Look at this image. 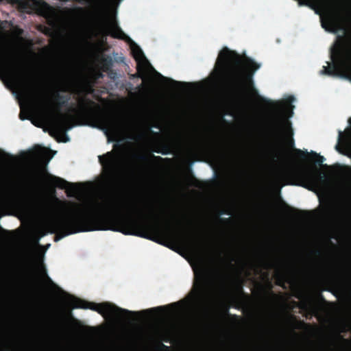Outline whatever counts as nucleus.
I'll use <instances>...</instances> for the list:
<instances>
[{
	"instance_id": "9b49d317",
	"label": "nucleus",
	"mask_w": 351,
	"mask_h": 351,
	"mask_svg": "<svg viewBox=\"0 0 351 351\" xmlns=\"http://www.w3.org/2000/svg\"><path fill=\"white\" fill-rule=\"evenodd\" d=\"M350 128L344 132L339 130L338 142L335 149L339 153L351 158V117L348 120Z\"/></svg>"
},
{
	"instance_id": "cd10ccee",
	"label": "nucleus",
	"mask_w": 351,
	"mask_h": 351,
	"mask_svg": "<svg viewBox=\"0 0 351 351\" xmlns=\"http://www.w3.org/2000/svg\"><path fill=\"white\" fill-rule=\"evenodd\" d=\"M219 220L226 224L230 223L231 222L230 218H219Z\"/></svg>"
},
{
	"instance_id": "5701e85b",
	"label": "nucleus",
	"mask_w": 351,
	"mask_h": 351,
	"mask_svg": "<svg viewBox=\"0 0 351 351\" xmlns=\"http://www.w3.org/2000/svg\"><path fill=\"white\" fill-rule=\"evenodd\" d=\"M276 285L279 286H282L283 282L285 278V275L283 271H277L276 273Z\"/></svg>"
},
{
	"instance_id": "20e7f679",
	"label": "nucleus",
	"mask_w": 351,
	"mask_h": 351,
	"mask_svg": "<svg viewBox=\"0 0 351 351\" xmlns=\"http://www.w3.org/2000/svg\"><path fill=\"white\" fill-rule=\"evenodd\" d=\"M68 212L50 218L46 224L51 234H56L55 241L70 234L95 230H112L123 234H134L135 229L128 225L127 219L88 215L77 203H72Z\"/></svg>"
},
{
	"instance_id": "0eeeda50",
	"label": "nucleus",
	"mask_w": 351,
	"mask_h": 351,
	"mask_svg": "<svg viewBox=\"0 0 351 351\" xmlns=\"http://www.w3.org/2000/svg\"><path fill=\"white\" fill-rule=\"evenodd\" d=\"M67 302L73 308L90 309L97 312L104 317L106 315L112 317L116 316L119 313H123L125 315L136 313L148 314L150 313L160 312L163 309L169 308L170 306L177 305V303H172L169 306H161L156 308H152L144 310L140 312H134L119 308L117 306L108 302L97 304L95 302L86 301L73 295H69Z\"/></svg>"
},
{
	"instance_id": "39448f33",
	"label": "nucleus",
	"mask_w": 351,
	"mask_h": 351,
	"mask_svg": "<svg viewBox=\"0 0 351 351\" xmlns=\"http://www.w3.org/2000/svg\"><path fill=\"white\" fill-rule=\"evenodd\" d=\"M72 112L79 117L88 119L104 131L105 134L118 135L125 128V121L121 117L112 113L104 112L95 101L86 98L79 97L78 107L72 108Z\"/></svg>"
},
{
	"instance_id": "e433bc0d",
	"label": "nucleus",
	"mask_w": 351,
	"mask_h": 351,
	"mask_svg": "<svg viewBox=\"0 0 351 351\" xmlns=\"http://www.w3.org/2000/svg\"><path fill=\"white\" fill-rule=\"evenodd\" d=\"M152 157L155 159L162 160V158L160 156H154V155H152Z\"/></svg>"
},
{
	"instance_id": "a211bd4d",
	"label": "nucleus",
	"mask_w": 351,
	"mask_h": 351,
	"mask_svg": "<svg viewBox=\"0 0 351 351\" xmlns=\"http://www.w3.org/2000/svg\"><path fill=\"white\" fill-rule=\"evenodd\" d=\"M299 178L304 182L314 184L317 182L315 175L308 169H300L297 171Z\"/></svg>"
},
{
	"instance_id": "f704fd0d",
	"label": "nucleus",
	"mask_w": 351,
	"mask_h": 351,
	"mask_svg": "<svg viewBox=\"0 0 351 351\" xmlns=\"http://www.w3.org/2000/svg\"><path fill=\"white\" fill-rule=\"evenodd\" d=\"M19 117H20V119H21V120H24V119H26V117L23 115V112H21V113L19 114Z\"/></svg>"
},
{
	"instance_id": "c03bdc74",
	"label": "nucleus",
	"mask_w": 351,
	"mask_h": 351,
	"mask_svg": "<svg viewBox=\"0 0 351 351\" xmlns=\"http://www.w3.org/2000/svg\"><path fill=\"white\" fill-rule=\"evenodd\" d=\"M45 234H46V232H43V233H42L41 237H43V236H45Z\"/></svg>"
},
{
	"instance_id": "ea45409f",
	"label": "nucleus",
	"mask_w": 351,
	"mask_h": 351,
	"mask_svg": "<svg viewBox=\"0 0 351 351\" xmlns=\"http://www.w3.org/2000/svg\"><path fill=\"white\" fill-rule=\"evenodd\" d=\"M307 306H308V304L307 302H306V303H304V304H303V308H306Z\"/></svg>"
},
{
	"instance_id": "423d86ee",
	"label": "nucleus",
	"mask_w": 351,
	"mask_h": 351,
	"mask_svg": "<svg viewBox=\"0 0 351 351\" xmlns=\"http://www.w3.org/2000/svg\"><path fill=\"white\" fill-rule=\"evenodd\" d=\"M330 58L332 63L327 62L328 65L323 66L320 73L343 77L351 82V66L349 65L351 61V49H346L343 38L331 49Z\"/></svg>"
},
{
	"instance_id": "393cba45",
	"label": "nucleus",
	"mask_w": 351,
	"mask_h": 351,
	"mask_svg": "<svg viewBox=\"0 0 351 351\" xmlns=\"http://www.w3.org/2000/svg\"><path fill=\"white\" fill-rule=\"evenodd\" d=\"M128 208V206H127ZM130 210H126L129 213H138V214H143V209L142 208H140L139 206H137L136 204L132 205V206L129 207Z\"/></svg>"
},
{
	"instance_id": "dca6fc26",
	"label": "nucleus",
	"mask_w": 351,
	"mask_h": 351,
	"mask_svg": "<svg viewBox=\"0 0 351 351\" xmlns=\"http://www.w3.org/2000/svg\"><path fill=\"white\" fill-rule=\"evenodd\" d=\"M21 86H22L23 91L25 95L29 97H33L36 99H40V89L38 86L35 83L33 84H26L22 82H19Z\"/></svg>"
},
{
	"instance_id": "9d476101",
	"label": "nucleus",
	"mask_w": 351,
	"mask_h": 351,
	"mask_svg": "<svg viewBox=\"0 0 351 351\" xmlns=\"http://www.w3.org/2000/svg\"><path fill=\"white\" fill-rule=\"evenodd\" d=\"M60 91L62 93H69L70 94L73 93L77 95L78 96L80 95L82 93L81 89L73 87L70 83H63L61 85L59 91H56L53 93L54 103L58 110L62 107L67 106L69 101L71 100L70 95H62L60 93Z\"/></svg>"
},
{
	"instance_id": "ddd939ff",
	"label": "nucleus",
	"mask_w": 351,
	"mask_h": 351,
	"mask_svg": "<svg viewBox=\"0 0 351 351\" xmlns=\"http://www.w3.org/2000/svg\"><path fill=\"white\" fill-rule=\"evenodd\" d=\"M49 177L51 180V182L53 184H54L56 187H58L61 189H66L68 186L70 188L67 191V195L69 197H73L75 194L77 192V189L76 187V184L71 183L64 180L62 178L57 177L52 175H49Z\"/></svg>"
},
{
	"instance_id": "c9c22d12",
	"label": "nucleus",
	"mask_w": 351,
	"mask_h": 351,
	"mask_svg": "<svg viewBox=\"0 0 351 351\" xmlns=\"http://www.w3.org/2000/svg\"><path fill=\"white\" fill-rule=\"evenodd\" d=\"M315 254L317 256H321V254H322L321 251L318 250L315 251Z\"/></svg>"
},
{
	"instance_id": "4468645a",
	"label": "nucleus",
	"mask_w": 351,
	"mask_h": 351,
	"mask_svg": "<svg viewBox=\"0 0 351 351\" xmlns=\"http://www.w3.org/2000/svg\"><path fill=\"white\" fill-rule=\"evenodd\" d=\"M196 278L199 282V289L204 292L211 284V275L210 272L202 268L199 274H196Z\"/></svg>"
},
{
	"instance_id": "4be33fe9",
	"label": "nucleus",
	"mask_w": 351,
	"mask_h": 351,
	"mask_svg": "<svg viewBox=\"0 0 351 351\" xmlns=\"http://www.w3.org/2000/svg\"><path fill=\"white\" fill-rule=\"evenodd\" d=\"M66 123L62 115H60L57 119L55 120L53 124L56 129L64 130Z\"/></svg>"
},
{
	"instance_id": "72a5a7b5",
	"label": "nucleus",
	"mask_w": 351,
	"mask_h": 351,
	"mask_svg": "<svg viewBox=\"0 0 351 351\" xmlns=\"http://www.w3.org/2000/svg\"><path fill=\"white\" fill-rule=\"evenodd\" d=\"M295 319V316H293V315H289V316L288 317V318H287V321H288V322H290L291 319Z\"/></svg>"
},
{
	"instance_id": "f8f14e48",
	"label": "nucleus",
	"mask_w": 351,
	"mask_h": 351,
	"mask_svg": "<svg viewBox=\"0 0 351 351\" xmlns=\"http://www.w3.org/2000/svg\"><path fill=\"white\" fill-rule=\"evenodd\" d=\"M32 196L29 188L21 187L6 199V203L10 205H22L27 203Z\"/></svg>"
},
{
	"instance_id": "79ce46f5",
	"label": "nucleus",
	"mask_w": 351,
	"mask_h": 351,
	"mask_svg": "<svg viewBox=\"0 0 351 351\" xmlns=\"http://www.w3.org/2000/svg\"><path fill=\"white\" fill-rule=\"evenodd\" d=\"M175 219V216L173 215H171V219Z\"/></svg>"
},
{
	"instance_id": "473e14b6",
	"label": "nucleus",
	"mask_w": 351,
	"mask_h": 351,
	"mask_svg": "<svg viewBox=\"0 0 351 351\" xmlns=\"http://www.w3.org/2000/svg\"><path fill=\"white\" fill-rule=\"evenodd\" d=\"M321 1L324 5H328V0H319Z\"/></svg>"
},
{
	"instance_id": "c756f323",
	"label": "nucleus",
	"mask_w": 351,
	"mask_h": 351,
	"mask_svg": "<svg viewBox=\"0 0 351 351\" xmlns=\"http://www.w3.org/2000/svg\"><path fill=\"white\" fill-rule=\"evenodd\" d=\"M38 155L41 158H45L47 156V152L45 150H42L38 153Z\"/></svg>"
},
{
	"instance_id": "f257e3e1",
	"label": "nucleus",
	"mask_w": 351,
	"mask_h": 351,
	"mask_svg": "<svg viewBox=\"0 0 351 351\" xmlns=\"http://www.w3.org/2000/svg\"><path fill=\"white\" fill-rule=\"evenodd\" d=\"M219 63L221 64L220 73L226 75L229 90L234 96L241 97L246 93L252 94L256 95L260 101L272 106L271 137L278 144L285 143L287 146L293 147L291 123L288 120L280 121L281 107L275 106L271 101L259 95L254 87L253 76L260 68V64L249 58H246L243 64L241 56L227 47H224L219 53Z\"/></svg>"
},
{
	"instance_id": "58836bf2",
	"label": "nucleus",
	"mask_w": 351,
	"mask_h": 351,
	"mask_svg": "<svg viewBox=\"0 0 351 351\" xmlns=\"http://www.w3.org/2000/svg\"><path fill=\"white\" fill-rule=\"evenodd\" d=\"M161 346H162L163 348H165V349H169V347H168V346H165V345H164V344H162V343L161 344Z\"/></svg>"
},
{
	"instance_id": "37998d69",
	"label": "nucleus",
	"mask_w": 351,
	"mask_h": 351,
	"mask_svg": "<svg viewBox=\"0 0 351 351\" xmlns=\"http://www.w3.org/2000/svg\"><path fill=\"white\" fill-rule=\"evenodd\" d=\"M5 154L6 156H8V157H10V158H12V156H10V155H9V154H5Z\"/></svg>"
},
{
	"instance_id": "6e6552de",
	"label": "nucleus",
	"mask_w": 351,
	"mask_h": 351,
	"mask_svg": "<svg viewBox=\"0 0 351 351\" xmlns=\"http://www.w3.org/2000/svg\"><path fill=\"white\" fill-rule=\"evenodd\" d=\"M98 158L108 180L114 181L121 171V162L119 157L113 152H108L102 156H99Z\"/></svg>"
},
{
	"instance_id": "7ed1b4c3",
	"label": "nucleus",
	"mask_w": 351,
	"mask_h": 351,
	"mask_svg": "<svg viewBox=\"0 0 351 351\" xmlns=\"http://www.w3.org/2000/svg\"><path fill=\"white\" fill-rule=\"evenodd\" d=\"M125 208V204H121L120 202H113L108 208L109 210H100L97 213L87 212L90 215H99L106 217H114L121 219H127L129 220L128 225L135 229L134 234H128L127 235H135L146 238L158 243H162L165 239L176 240L180 243H184L186 246L198 249L200 246L198 238L194 234L176 231L171 226L169 217H167V212L164 209L160 210V213L154 212L153 206L149 207L151 215L156 219L154 223H145L139 219L135 218L130 215H123V210L121 208Z\"/></svg>"
},
{
	"instance_id": "a878e982",
	"label": "nucleus",
	"mask_w": 351,
	"mask_h": 351,
	"mask_svg": "<svg viewBox=\"0 0 351 351\" xmlns=\"http://www.w3.org/2000/svg\"><path fill=\"white\" fill-rule=\"evenodd\" d=\"M69 11L71 12H72L73 14H77V15H80V16H82L85 12L84 9L83 8H81V7H78V8H76L75 9L69 10Z\"/></svg>"
},
{
	"instance_id": "b1692460",
	"label": "nucleus",
	"mask_w": 351,
	"mask_h": 351,
	"mask_svg": "<svg viewBox=\"0 0 351 351\" xmlns=\"http://www.w3.org/2000/svg\"><path fill=\"white\" fill-rule=\"evenodd\" d=\"M154 152L156 153H161L162 154L166 155L169 153V147L168 145L165 144H161L160 148L155 149Z\"/></svg>"
},
{
	"instance_id": "2eb2a0df",
	"label": "nucleus",
	"mask_w": 351,
	"mask_h": 351,
	"mask_svg": "<svg viewBox=\"0 0 351 351\" xmlns=\"http://www.w3.org/2000/svg\"><path fill=\"white\" fill-rule=\"evenodd\" d=\"M108 34L112 38L120 40H130V38L123 32L117 23H112L107 29Z\"/></svg>"
},
{
	"instance_id": "4c0bfd02",
	"label": "nucleus",
	"mask_w": 351,
	"mask_h": 351,
	"mask_svg": "<svg viewBox=\"0 0 351 351\" xmlns=\"http://www.w3.org/2000/svg\"><path fill=\"white\" fill-rule=\"evenodd\" d=\"M287 206V208H288L289 210H293V211H297V212L298 211V210H296V209H295V208H291V207H290V206Z\"/></svg>"
},
{
	"instance_id": "49530a36",
	"label": "nucleus",
	"mask_w": 351,
	"mask_h": 351,
	"mask_svg": "<svg viewBox=\"0 0 351 351\" xmlns=\"http://www.w3.org/2000/svg\"><path fill=\"white\" fill-rule=\"evenodd\" d=\"M343 341H344L345 342H348V340H347V339H343Z\"/></svg>"
},
{
	"instance_id": "f3484780",
	"label": "nucleus",
	"mask_w": 351,
	"mask_h": 351,
	"mask_svg": "<svg viewBox=\"0 0 351 351\" xmlns=\"http://www.w3.org/2000/svg\"><path fill=\"white\" fill-rule=\"evenodd\" d=\"M295 153L296 154V156L302 160H305L308 158V156L313 155L314 157L317 158L315 160V163L321 165L324 160V158L320 155H318L316 152L311 151L310 153L306 151H302L299 149H294Z\"/></svg>"
},
{
	"instance_id": "f03ea898",
	"label": "nucleus",
	"mask_w": 351,
	"mask_h": 351,
	"mask_svg": "<svg viewBox=\"0 0 351 351\" xmlns=\"http://www.w3.org/2000/svg\"><path fill=\"white\" fill-rule=\"evenodd\" d=\"M125 208V204H121L120 202H113L108 208L109 210H100L97 213L87 212L90 215H99L106 217H114L121 219H127L129 220L128 225L135 229L134 234H128L127 235H135L146 238L158 243H162L165 239L176 240L180 243H184L186 246L198 249L200 246L198 238L194 234L176 231L171 226L169 217H167V212L164 209L160 210V213L154 212L153 206L149 207L151 215L156 219L154 223H145L139 219L135 218L130 215H123V210L121 208Z\"/></svg>"
},
{
	"instance_id": "412c9836",
	"label": "nucleus",
	"mask_w": 351,
	"mask_h": 351,
	"mask_svg": "<svg viewBox=\"0 0 351 351\" xmlns=\"http://www.w3.org/2000/svg\"><path fill=\"white\" fill-rule=\"evenodd\" d=\"M132 53L136 59H140L144 57L143 52L138 45L136 43H133L131 46Z\"/></svg>"
},
{
	"instance_id": "a18cd8bd",
	"label": "nucleus",
	"mask_w": 351,
	"mask_h": 351,
	"mask_svg": "<svg viewBox=\"0 0 351 351\" xmlns=\"http://www.w3.org/2000/svg\"><path fill=\"white\" fill-rule=\"evenodd\" d=\"M68 139H69V138L66 137V140H64V142H66V141H68Z\"/></svg>"
},
{
	"instance_id": "a19ab883",
	"label": "nucleus",
	"mask_w": 351,
	"mask_h": 351,
	"mask_svg": "<svg viewBox=\"0 0 351 351\" xmlns=\"http://www.w3.org/2000/svg\"><path fill=\"white\" fill-rule=\"evenodd\" d=\"M221 214H228V215H229L230 213H226V212H221Z\"/></svg>"
},
{
	"instance_id": "1a4fd4ad",
	"label": "nucleus",
	"mask_w": 351,
	"mask_h": 351,
	"mask_svg": "<svg viewBox=\"0 0 351 351\" xmlns=\"http://www.w3.org/2000/svg\"><path fill=\"white\" fill-rule=\"evenodd\" d=\"M17 66L18 60L14 52L8 47L0 46V67L14 75Z\"/></svg>"
},
{
	"instance_id": "aec40b11",
	"label": "nucleus",
	"mask_w": 351,
	"mask_h": 351,
	"mask_svg": "<svg viewBox=\"0 0 351 351\" xmlns=\"http://www.w3.org/2000/svg\"><path fill=\"white\" fill-rule=\"evenodd\" d=\"M340 15L338 12L330 13L328 16V22L333 28H337L339 26Z\"/></svg>"
},
{
	"instance_id": "bb28decb",
	"label": "nucleus",
	"mask_w": 351,
	"mask_h": 351,
	"mask_svg": "<svg viewBox=\"0 0 351 351\" xmlns=\"http://www.w3.org/2000/svg\"><path fill=\"white\" fill-rule=\"evenodd\" d=\"M42 274L47 283H49V285H51L52 286H56V285L53 283V282L51 280V279L47 274V272H46V270L45 268H43Z\"/></svg>"
},
{
	"instance_id": "c85d7f7f",
	"label": "nucleus",
	"mask_w": 351,
	"mask_h": 351,
	"mask_svg": "<svg viewBox=\"0 0 351 351\" xmlns=\"http://www.w3.org/2000/svg\"><path fill=\"white\" fill-rule=\"evenodd\" d=\"M168 80H170L171 82H172L173 84H178L179 86H185V85H186V83H185V82H180L173 80L171 79H168Z\"/></svg>"
},
{
	"instance_id": "6ab92c4d",
	"label": "nucleus",
	"mask_w": 351,
	"mask_h": 351,
	"mask_svg": "<svg viewBox=\"0 0 351 351\" xmlns=\"http://www.w3.org/2000/svg\"><path fill=\"white\" fill-rule=\"evenodd\" d=\"M99 63L103 71L108 72L111 71L113 66L112 58L108 55H104L101 57Z\"/></svg>"
},
{
	"instance_id": "7c9ffc66",
	"label": "nucleus",
	"mask_w": 351,
	"mask_h": 351,
	"mask_svg": "<svg viewBox=\"0 0 351 351\" xmlns=\"http://www.w3.org/2000/svg\"><path fill=\"white\" fill-rule=\"evenodd\" d=\"M295 99L294 97L293 96H290L288 98V101H287V103H291L292 101H293Z\"/></svg>"
},
{
	"instance_id": "2f4dec72",
	"label": "nucleus",
	"mask_w": 351,
	"mask_h": 351,
	"mask_svg": "<svg viewBox=\"0 0 351 351\" xmlns=\"http://www.w3.org/2000/svg\"><path fill=\"white\" fill-rule=\"evenodd\" d=\"M139 159L143 161H147V158L145 156H140Z\"/></svg>"
}]
</instances>
